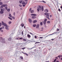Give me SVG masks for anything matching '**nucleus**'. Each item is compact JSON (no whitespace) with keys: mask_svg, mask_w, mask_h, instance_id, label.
Wrapping results in <instances>:
<instances>
[{"mask_svg":"<svg viewBox=\"0 0 62 62\" xmlns=\"http://www.w3.org/2000/svg\"><path fill=\"white\" fill-rule=\"evenodd\" d=\"M3 6L2 5L0 7V10L1 11H0V13L1 14H3L4 13V9H2V8H3Z\"/></svg>","mask_w":62,"mask_h":62,"instance_id":"obj_1","label":"nucleus"},{"mask_svg":"<svg viewBox=\"0 0 62 62\" xmlns=\"http://www.w3.org/2000/svg\"><path fill=\"white\" fill-rule=\"evenodd\" d=\"M39 8L38 7V9H37L38 12H39V10H41V6H39Z\"/></svg>","mask_w":62,"mask_h":62,"instance_id":"obj_2","label":"nucleus"},{"mask_svg":"<svg viewBox=\"0 0 62 62\" xmlns=\"http://www.w3.org/2000/svg\"><path fill=\"white\" fill-rule=\"evenodd\" d=\"M1 42L3 43H6L5 41V38H3L1 41Z\"/></svg>","mask_w":62,"mask_h":62,"instance_id":"obj_3","label":"nucleus"},{"mask_svg":"<svg viewBox=\"0 0 62 62\" xmlns=\"http://www.w3.org/2000/svg\"><path fill=\"white\" fill-rule=\"evenodd\" d=\"M30 41H31V40H27V41L26 42H25V44H26V43H30Z\"/></svg>","mask_w":62,"mask_h":62,"instance_id":"obj_4","label":"nucleus"},{"mask_svg":"<svg viewBox=\"0 0 62 62\" xmlns=\"http://www.w3.org/2000/svg\"><path fill=\"white\" fill-rule=\"evenodd\" d=\"M47 19L46 18L44 20V24H45V25L46 24V22L47 21Z\"/></svg>","mask_w":62,"mask_h":62,"instance_id":"obj_5","label":"nucleus"},{"mask_svg":"<svg viewBox=\"0 0 62 62\" xmlns=\"http://www.w3.org/2000/svg\"><path fill=\"white\" fill-rule=\"evenodd\" d=\"M46 17L47 19H48V20H50V18H49V15H47L46 16Z\"/></svg>","mask_w":62,"mask_h":62,"instance_id":"obj_6","label":"nucleus"},{"mask_svg":"<svg viewBox=\"0 0 62 62\" xmlns=\"http://www.w3.org/2000/svg\"><path fill=\"white\" fill-rule=\"evenodd\" d=\"M44 12H45L46 13H47V12H48L49 11V10L47 9H46L44 10Z\"/></svg>","mask_w":62,"mask_h":62,"instance_id":"obj_7","label":"nucleus"},{"mask_svg":"<svg viewBox=\"0 0 62 62\" xmlns=\"http://www.w3.org/2000/svg\"><path fill=\"white\" fill-rule=\"evenodd\" d=\"M39 24H37V26L36 27V28L37 29H38V28H39Z\"/></svg>","mask_w":62,"mask_h":62,"instance_id":"obj_8","label":"nucleus"},{"mask_svg":"<svg viewBox=\"0 0 62 62\" xmlns=\"http://www.w3.org/2000/svg\"><path fill=\"white\" fill-rule=\"evenodd\" d=\"M29 22L30 23H31L32 22V20H31V19L29 18Z\"/></svg>","mask_w":62,"mask_h":62,"instance_id":"obj_9","label":"nucleus"},{"mask_svg":"<svg viewBox=\"0 0 62 62\" xmlns=\"http://www.w3.org/2000/svg\"><path fill=\"white\" fill-rule=\"evenodd\" d=\"M31 16H37V15L35 14H31Z\"/></svg>","mask_w":62,"mask_h":62,"instance_id":"obj_10","label":"nucleus"},{"mask_svg":"<svg viewBox=\"0 0 62 62\" xmlns=\"http://www.w3.org/2000/svg\"><path fill=\"white\" fill-rule=\"evenodd\" d=\"M27 37L28 38H31V36L29 34H28L27 35Z\"/></svg>","mask_w":62,"mask_h":62,"instance_id":"obj_11","label":"nucleus"},{"mask_svg":"<svg viewBox=\"0 0 62 62\" xmlns=\"http://www.w3.org/2000/svg\"><path fill=\"white\" fill-rule=\"evenodd\" d=\"M2 6H3V7H5L6 6V7H8V5L6 4H2Z\"/></svg>","mask_w":62,"mask_h":62,"instance_id":"obj_12","label":"nucleus"},{"mask_svg":"<svg viewBox=\"0 0 62 62\" xmlns=\"http://www.w3.org/2000/svg\"><path fill=\"white\" fill-rule=\"evenodd\" d=\"M37 18V17L35 16H32V19H35V18Z\"/></svg>","mask_w":62,"mask_h":62,"instance_id":"obj_13","label":"nucleus"},{"mask_svg":"<svg viewBox=\"0 0 62 62\" xmlns=\"http://www.w3.org/2000/svg\"><path fill=\"white\" fill-rule=\"evenodd\" d=\"M4 26H5V27H8V25H7V24L6 23H4Z\"/></svg>","mask_w":62,"mask_h":62,"instance_id":"obj_14","label":"nucleus"},{"mask_svg":"<svg viewBox=\"0 0 62 62\" xmlns=\"http://www.w3.org/2000/svg\"><path fill=\"white\" fill-rule=\"evenodd\" d=\"M37 20H36L33 21V23H37Z\"/></svg>","mask_w":62,"mask_h":62,"instance_id":"obj_15","label":"nucleus"},{"mask_svg":"<svg viewBox=\"0 0 62 62\" xmlns=\"http://www.w3.org/2000/svg\"><path fill=\"white\" fill-rule=\"evenodd\" d=\"M36 26H37V25H36V24H34L32 25L33 27H35Z\"/></svg>","mask_w":62,"mask_h":62,"instance_id":"obj_16","label":"nucleus"},{"mask_svg":"<svg viewBox=\"0 0 62 62\" xmlns=\"http://www.w3.org/2000/svg\"><path fill=\"white\" fill-rule=\"evenodd\" d=\"M34 10H32L31 11V13H34Z\"/></svg>","mask_w":62,"mask_h":62,"instance_id":"obj_17","label":"nucleus"},{"mask_svg":"<svg viewBox=\"0 0 62 62\" xmlns=\"http://www.w3.org/2000/svg\"><path fill=\"white\" fill-rule=\"evenodd\" d=\"M8 40L9 41H11V37H10L8 39Z\"/></svg>","mask_w":62,"mask_h":62,"instance_id":"obj_18","label":"nucleus"},{"mask_svg":"<svg viewBox=\"0 0 62 62\" xmlns=\"http://www.w3.org/2000/svg\"><path fill=\"white\" fill-rule=\"evenodd\" d=\"M44 15H46V16H47V15H49V13H45Z\"/></svg>","mask_w":62,"mask_h":62,"instance_id":"obj_19","label":"nucleus"},{"mask_svg":"<svg viewBox=\"0 0 62 62\" xmlns=\"http://www.w3.org/2000/svg\"><path fill=\"white\" fill-rule=\"evenodd\" d=\"M41 10L42 11H43L44 10V9H43V6L41 7Z\"/></svg>","mask_w":62,"mask_h":62,"instance_id":"obj_20","label":"nucleus"},{"mask_svg":"<svg viewBox=\"0 0 62 62\" xmlns=\"http://www.w3.org/2000/svg\"><path fill=\"white\" fill-rule=\"evenodd\" d=\"M22 5H24L25 4V2L24 1H23V2L22 3Z\"/></svg>","mask_w":62,"mask_h":62,"instance_id":"obj_21","label":"nucleus"},{"mask_svg":"<svg viewBox=\"0 0 62 62\" xmlns=\"http://www.w3.org/2000/svg\"><path fill=\"white\" fill-rule=\"evenodd\" d=\"M23 41H27L26 39H25L24 38L23 39Z\"/></svg>","mask_w":62,"mask_h":62,"instance_id":"obj_22","label":"nucleus"},{"mask_svg":"<svg viewBox=\"0 0 62 62\" xmlns=\"http://www.w3.org/2000/svg\"><path fill=\"white\" fill-rule=\"evenodd\" d=\"M2 59H3V58H2V57H0V61H1L2 60Z\"/></svg>","mask_w":62,"mask_h":62,"instance_id":"obj_23","label":"nucleus"},{"mask_svg":"<svg viewBox=\"0 0 62 62\" xmlns=\"http://www.w3.org/2000/svg\"><path fill=\"white\" fill-rule=\"evenodd\" d=\"M1 23H2V25H4V22L2 21Z\"/></svg>","mask_w":62,"mask_h":62,"instance_id":"obj_24","label":"nucleus"},{"mask_svg":"<svg viewBox=\"0 0 62 62\" xmlns=\"http://www.w3.org/2000/svg\"><path fill=\"white\" fill-rule=\"evenodd\" d=\"M21 25L22 27H23V26H24V24H23V23H22Z\"/></svg>","mask_w":62,"mask_h":62,"instance_id":"obj_25","label":"nucleus"},{"mask_svg":"<svg viewBox=\"0 0 62 62\" xmlns=\"http://www.w3.org/2000/svg\"><path fill=\"white\" fill-rule=\"evenodd\" d=\"M5 28H6V29L7 30H9V29H8V27H5Z\"/></svg>","mask_w":62,"mask_h":62,"instance_id":"obj_26","label":"nucleus"},{"mask_svg":"<svg viewBox=\"0 0 62 62\" xmlns=\"http://www.w3.org/2000/svg\"><path fill=\"white\" fill-rule=\"evenodd\" d=\"M22 1H22V0H20L19 1V2L20 3V4H21Z\"/></svg>","mask_w":62,"mask_h":62,"instance_id":"obj_27","label":"nucleus"},{"mask_svg":"<svg viewBox=\"0 0 62 62\" xmlns=\"http://www.w3.org/2000/svg\"><path fill=\"white\" fill-rule=\"evenodd\" d=\"M43 25V24H42V22H41L40 23V25H41V26H42V25Z\"/></svg>","mask_w":62,"mask_h":62,"instance_id":"obj_28","label":"nucleus"},{"mask_svg":"<svg viewBox=\"0 0 62 62\" xmlns=\"http://www.w3.org/2000/svg\"><path fill=\"white\" fill-rule=\"evenodd\" d=\"M20 58H21V59H23V56H20L19 57Z\"/></svg>","mask_w":62,"mask_h":62,"instance_id":"obj_29","label":"nucleus"},{"mask_svg":"<svg viewBox=\"0 0 62 62\" xmlns=\"http://www.w3.org/2000/svg\"><path fill=\"white\" fill-rule=\"evenodd\" d=\"M9 17H12V16H11V14H9Z\"/></svg>","mask_w":62,"mask_h":62,"instance_id":"obj_30","label":"nucleus"},{"mask_svg":"<svg viewBox=\"0 0 62 62\" xmlns=\"http://www.w3.org/2000/svg\"><path fill=\"white\" fill-rule=\"evenodd\" d=\"M12 18H13V19L14 20H15V17L13 16H12Z\"/></svg>","mask_w":62,"mask_h":62,"instance_id":"obj_31","label":"nucleus"},{"mask_svg":"<svg viewBox=\"0 0 62 62\" xmlns=\"http://www.w3.org/2000/svg\"><path fill=\"white\" fill-rule=\"evenodd\" d=\"M2 4H3V2H0V5H1Z\"/></svg>","mask_w":62,"mask_h":62,"instance_id":"obj_32","label":"nucleus"},{"mask_svg":"<svg viewBox=\"0 0 62 62\" xmlns=\"http://www.w3.org/2000/svg\"><path fill=\"white\" fill-rule=\"evenodd\" d=\"M8 18H9V19H10L11 20H12V18L10 17H8Z\"/></svg>","mask_w":62,"mask_h":62,"instance_id":"obj_33","label":"nucleus"},{"mask_svg":"<svg viewBox=\"0 0 62 62\" xmlns=\"http://www.w3.org/2000/svg\"><path fill=\"white\" fill-rule=\"evenodd\" d=\"M54 32L53 33H52V34H50V35H49L48 36H50L51 35H54Z\"/></svg>","mask_w":62,"mask_h":62,"instance_id":"obj_34","label":"nucleus"},{"mask_svg":"<svg viewBox=\"0 0 62 62\" xmlns=\"http://www.w3.org/2000/svg\"><path fill=\"white\" fill-rule=\"evenodd\" d=\"M31 10H32V8H31L29 9V11L30 12V11H31Z\"/></svg>","mask_w":62,"mask_h":62,"instance_id":"obj_35","label":"nucleus"},{"mask_svg":"<svg viewBox=\"0 0 62 62\" xmlns=\"http://www.w3.org/2000/svg\"><path fill=\"white\" fill-rule=\"evenodd\" d=\"M12 22H11V21H9V22H8V23L9 24H10Z\"/></svg>","mask_w":62,"mask_h":62,"instance_id":"obj_36","label":"nucleus"},{"mask_svg":"<svg viewBox=\"0 0 62 62\" xmlns=\"http://www.w3.org/2000/svg\"><path fill=\"white\" fill-rule=\"evenodd\" d=\"M10 9L9 8L7 10V11H8V12H9V11H10Z\"/></svg>","mask_w":62,"mask_h":62,"instance_id":"obj_37","label":"nucleus"},{"mask_svg":"<svg viewBox=\"0 0 62 62\" xmlns=\"http://www.w3.org/2000/svg\"><path fill=\"white\" fill-rule=\"evenodd\" d=\"M47 23H50V21H48L47 22Z\"/></svg>","mask_w":62,"mask_h":62,"instance_id":"obj_38","label":"nucleus"},{"mask_svg":"<svg viewBox=\"0 0 62 62\" xmlns=\"http://www.w3.org/2000/svg\"><path fill=\"white\" fill-rule=\"evenodd\" d=\"M19 39H23V37L20 38Z\"/></svg>","mask_w":62,"mask_h":62,"instance_id":"obj_39","label":"nucleus"},{"mask_svg":"<svg viewBox=\"0 0 62 62\" xmlns=\"http://www.w3.org/2000/svg\"><path fill=\"white\" fill-rule=\"evenodd\" d=\"M19 7H22V5L21 4H19Z\"/></svg>","mask_w":62,"mask_h":62,"instance_id":"obj_40","label":"nucleus"},{"mask_svg":"<svg viewBox=\"0 0 62 62\" xmlns=\"http://www.w3.org/2000/svg\"><path fill=\"white\" fill-rule=\"evenodd\" d=\"M58 10L60 12H61V10H60V8H59L58 9Z\"/></svg>","mask_w":62,"mask_h":62,"instance_id":"obj_41","label":"nucleus"},{"mask_svg":"<svg viewBox=\"0 0 62 62\" xmlns=\"http://www.w3.org/2000/svg\"><path fill=\"white\" fill-rule=\"evenodd\" d=\"M56 59H55L54 60V62H56Z\"/></svg>","mask_w":62,"mask_h":62,"instance_id":"obj_42","label":"nucleus"},{"mask_svg":"<svg viewBox=\"0 0 62 62\" xmlns=\"http://www.w3.org/2000/svg\"><path fill=\"white\" fill-rule=\"evenodd\" d=\"M13 15L14 16H15V12H14L13 13Z\"/></svg>","mask_w":62,"mask_h":62,"instance_id":"obj_43","label":"nucleus"},{"mask_svg":"<svg viewBox=\"0 0 62 62\" xmlns=\"http://www.w3.org/2000/svg\"><path fill=\"white\" fill-rule=\"evenodd\" d=\"M34 38H35V39H37V36H35Z\"/></svg>","mask_w":62,"mask_h":62,"instance_id":"obj_44","label":"nucleus"},{"mask_svg":"<svg viewBox=\"0 0 62 62\" xmlns=\"http://www.w3.org/2000/svg\"><path fill=\"white\" fill-rule=\"evenodd\" d=\"M2 26V23H0V27Z\"/></svg>","mask_w":62,"mask_h":62,"instance_id":"obj_45","label":"nucleus"},{"mask_svg":"<svg viewBox=\"0 0 62 62\" xmlns=\"http://www.w3.org/2000/svg\"><path fill=\"white\" fill-rule=\"evenodd\" d=\"M22 34L23 35V31L22 32Z\"/></svg>","mask_w":62,"mask_h":62,"instance_id":"obj_46","label":"nucleus"},{"mask_svg":"<svg viewBox=\"0 0 62 62\" xmlns=\"http://www.w3.org/2000/svg\"><path fill=\"white\" fill-rule=\"evenodd\" d=\"M59 29H57V31H59Z\"/></svg>","mask_w":62,"mask_h":62,"instance_id":"obj_47","label":"nucleus"},{"mask_svg":"<svg viewBox=\"0 0 62 62\" xmlns=\"http://www.w3.org/2000/svg\"><path fill=\"white\" fill-rule=\"evenodd\" d=\"M39 42H35V44H37V43H39Z\"/></svg>","mask_w":62,"mask_h":62,"instance_id":"obj_48","label":"nucleus"},{"mask_svg":"<svg viewBox=\"0 0 62 62\" xmlns=\"http://www.w3.org/2000/svg\"><path fill=\"white\" fill-rule=\"evenodd\" d=\"M0 39H1L2 40L3 39V37H0Z\"/></svg>","mask_w":62,"mask_h":62,"instance_id":"obj_49","label":"nucleus"},{"mask_svg":"<svg viewBox=\"0 0 62 62\" xmlns=\"http://www.w3.org/2000/svg\"><path fill=\"white\" fill-rule=\"evenodd\" d=\"M2 27H1L0 28V31H1V30H2Z\"/></svg>","mask_w":62,"mask_h":62,"instance_id":"obj_50","label":"nucleus"},{"mask_svg":"<svg viewBox=\"0 0 62 62\" xmlns=\"http://www.w3.org/2000/svg\"><path fill=\"white\" fill-rule=\"evenodd\" d=\"M25 4L23 5V7H25Z\"/></svg>","mask_w":62,"mask_h":62,"instance_id":"obj_51","label":"nucleus"},{"mask_svg":"<svg viewBox=\"0 0 62 62\" xmlns=\"http://www.w3.org/2000/svg\"><path fill=\"white\" fill-rule=\"evenodd\" d=\"M49 17L50 18H51V17H52V15H50V16H49Z\"/></svg>","mask_w":62,"mask_h":62,"instance_id":"obj_52","label":"nucleus"},{"mask_svg":"<svg viewBox=\"0 0 62 62\" xmlns=\"http://www.w3.org/2000/svg\"><path fill=\"white\" fill-rule=\"evenodd\" d=\"M58 57H60V55H59L58 56Z\"/></svg>","mask_w":62,"mask_h":62,"instance_id":"obj_53","label":"nucleus"},{"mask_svg":"<svg viewBox=\"0 0 62 62\" xmlns=\"http://www.w3.org/2000/svg\"><path fill=\"white\" fill-rule=\"evenodd\" d=\"M1 32H3V30H0Z\"/></svg>","mask_w":62,"mask_h":62,"instance_id":"obj_54","label":"nucleus"},{"mask_svg":"<svg viewBox=\"0 0 62 62\" xmlns=\"http://www.w3.org/2000/svg\"><path fill=\"white\" fill-rule=\"evenodd\" d=\"M25 2H27L28 0H24Z\"/></svg>","mask_w":62,"mask_h":62,"instance_id":"obj_55","label":"nucleus"},{"mask_svg":"<svg viewBox=\"0 0 62 62\" xmlns=\"http://www.w3.org/2000/svg\"><path fill=\"white\" fill-rule=\"evenodd\" d=\"M26 55H27V56H28V54H27V53L26 54Z\"/></svg>","mask_w":62,"mask_h":62,"instance_id":"obj_56","label":"nucleus"},{"mask_svg":"<svg viewBox=\"0 0 62 62\" xmlns=\"http://www.w3.org/2000/svg\"><path fill=\"white\" fill-rule=\"evenodd\" d=\"M5 9H8V7H5Z\"/></svg>","mask_w":62,"mask_h":62,"instance_id":"obj_57","label":"nucleus"},{"mask_svg":"<svg viewBox=\"0 0 62 62\" xmlns=\"http://www.w3.org/2000/svg\"><path fill=\"white\" fill-rule=\"evenodd\" d=\"M39 38H40V39H42V38H43V37H39Z\"/></svg>","mask_w":62,"mask_h":62,"instance_id":"obj_58","label":"nucleus"},{"mask_svg":"<svg viewBox=\"0 0 62 62\" xmlns=\"http://www.w3.org/2000/svg\"><path fill=\"white\" fill-rule=\"evenodd\" d=\"M44 26L46 28V27H47L46 26V25H44Z\"/></svg>","mask_w":62,"mask_h":62,"instance_id":"obj_59","label":"nucleus"},{"mask_svg":"<svg viewBox=\"0 0 62 62\" xmlns=\"http://www.w3.org/2000/svg\"><path fill=\"white\" fill-rule=\"evenodd\" d=\"M59 27H60V28L61 27V26L60 25H59Z\"/></svg>","mask_w":62,"mask_h":62,"instance_id":"obj_60","label":"nucleus"},{"mask_svg":"<svg viewBox=\"0 0 62 62\" xmlns=\"http://www.w3.org/2000/svg\"><path fill=\"white\" fill-rule=\"evenodd\" d=\"M27 3V2H26V3H25V5H26Z\"/></svg>","mask_w":62,"mask_h":62,"instance_id":"obj_61","label":"nucleus"},{"mask_svg":"<svg viewBox=\"0 0 62 62\" xmlns=\"http://www.w3.org/2000/svg\"><path fill=\"white\" fill-rule=\"evenodd\" d=\"M51 40H54V39H51Z\"/></svg>","mask_w":62,"mask_h":62,"instance_id":"obj_62","label":"nucleus"},{"mask_svg":"<svg viewBox=\"0 0 62 62\" xmlns=\"http://www.w3.org/2000/svg\"><path fill=\"white\" fill-rule=\"evenodd\" d=\"M16 13H19V11H16Z\"/></svg>","mask_w":62,"mask_h":62,"instance_id":"obj_63","label":"nucleus"},{"mask_svg":"<svg viewBox=\"0 0 62 62\" xmlns=\"http://www.w3.org/2000/svg\"><path fill=\"white\" fill-rule=\"evenodd\" d=\"M56 62H59V61H56Z\"/></svg>","mask_w":62,"mask_h":62,"instance_id":"obj_64","label":"nucleus"}]
</instances>
